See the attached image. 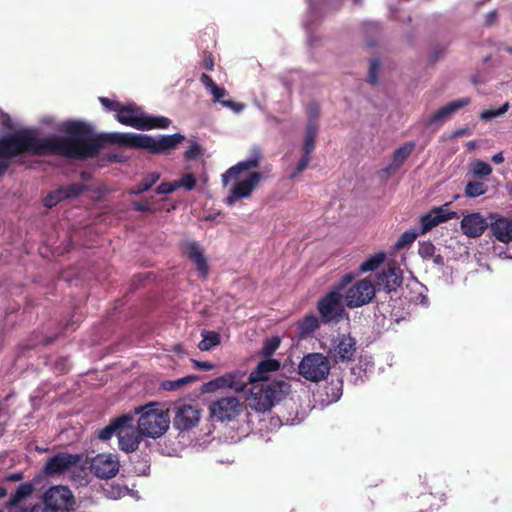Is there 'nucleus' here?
<instances>
[{
	"label": "nucleus",
	"mask_w": 512,
	"mask_h": 512,
	"mask_svg": "<svg viewBox=\"0 0 512 512\" xmlns=\"http://www.w3.org/2000/svg\"><path fill=\"white\" fill-rule=\"evenodd\" d=\"M417 236V232L413 230L405 231L395 243V248L397 250H400L405 248L406 246L411 245L415 241Z\"/></svg>",
	"instance_id": "79ce46f5"
},
{
	"label": "nucleus",
	"mask_w": 512,
	"mask_h": 512,
	"mask_svg": "<svg viewBox=\"0 0 512 512\" xmlns=\"http://www.w3.org/2000/svg\"><path fill=\"white\" fill-rule=\"evenodd\" d=\"M119 459L114 454H98L92 458L90 464L91 472L100 479H110L119 471Z\"/></svg>",
	"instance_id": "4468645a"
},
{
	"label": "nucleus",
	"mask_w": 512,
	"mask_h": 512,
	"mask_svg": "<svg viewBox=\"0 0 512 512\" xmlns=\"http://www.w3.org/2000/svg\"><path fill=\"white\" fill-rule=\"evenodd\" d=\"M64 196V199L75 198L86 191V186L81 183H73L67 186L60 187Z\"/></svg>",
	"instance_id": "e433bc0d"
},
{
	"label": "nucleus",
	"mask_w": 512,
	"mask_h": 512,
	"mask_svg": "<svg viewBox=\"0 0 512 512\" xmlns=\"http://www.w3.org/2000/svg\"><path fill=\"white\" fill-rule=\"evenodd\" d=\"M156 404H148L135 408L136 414H141L137 426L144 436L156 439L169 428L170 418L163 409L155 408Z\"/></svg>",
	"instance_id": "423d86ee"
},
{
	"label": "nucleus",
	"mask_w": 512,
	"mask_h": 512,
	"mask_svg": "<svg viewBox=\"0 0 512 512\" xmlns=\"http://www.w3.org/2000/svg\"><path fill=\"white\" fill-rule=\"evenodd\" d=\"M445 52V49L442 47H436L431 55V61H437Z\"/></svg>",
	"instance_id": "774afa93"
},
{
	"label": "nucleus",
	"mask_w": 512,
	"mask_h": 512,
	"mask_svg": "<svg viewBox=\"0 0 512 512\" xmlns=\"http://www.w3.org/2000/svg\"><path fill=\"white\" fill-rule=\"evenodd\" d=\"M473 175L478 178H484L492 173V167L482 160H476L471 164Z\"/></svg>",
	"instance_id": "4c0bfd02"
},
{
	"label": "nucleus",
	"mask_w": 512,
	"mask_h": 512,
	"mask_svg": "<svg viewBox=\"0 0 512 512\" xmlns=\"http://www.w3.org/2000/svg\"><path fill=\"white\" fill-rule=\"evenodd\" d=\"M99 102L107 110L115 111L116 113H118L119 108L121 107V103L120 102L111 100V99H109L107 97H99Z\"/></svg>",
	"instance_id": "3c124183"
},
{
	"label": "nucleus",
	"mask_w": 512,
	"mask_h": 512,
	"mask_svg": "<svg viewBox=\"0 0 512 512\" xmlns=\"http://www.w3.org/2000/svg\"><path fill=\"white\" fill-rule=\"evenodd\" d=\"M449 205L450 203H446L440 207H434L433 209H431L434 215L437 217V220H440V224L457 217L456 212L450 211L448 209Z\"/></svg>",
	"instance_id": "ea45409f"
},
{
	"label": "nucleus",
	"mask_w": 512,
	"mask_h": 512,
	"mask_svg": "<svg viewBox=\"0 0 512 512\" xmlns=\"http://www.w3.org/2000/svg\"><path fill=\"white\" fill-rule=\"evenodd\" d=\"M471 103V99L469 97H463L454 101L447 103L446 105L439 108L435 111L428 119L426 124L428 126L442 123L448 117H450L453 113L457 112L459 109L469 105Z\"/></svg>",
	"instance_id": "4be33fe9"
},
{
	"label": "nucleus",
	"mask_w": 512,
	"mask_h": 512,
	"mask_svg": "<svg viewBox=\"0 0 512 512\" xmlns=\"http://www.w3.org/2000/svg\"><path fill=\"white\" fill-rule=\"evenodd\" d=\"M460 227L464 235L470 238H477L490 227V223L479 212H473L463 217Z\"/></svg>",
	"instance_id": "a211bd4d"
},
{
	"label": "nucleus",
	"mask_w": 512,
	"mask_h": 512,
	"mask_svg": "<svg viewBox=\"0 0 512 512\" xmlns=\"http://www.w3.org/2000/svg\"><path fill=\"white\" fill-rule=\"evenodd\" d=\"M330 362L321 353H309L305 355L299 366V374L311 382H319L326 378L330 372Z\"/></svg>",
	"instance_id": "0eeeda50"
},
{
	"label": "nucleus",
	"mask_w": 512,
	"mask_h": 512,
	"mask_svg": "<svg viewBox=\"0 0 512 512\" xmlns=\"http://www.w3.org/2000/svg\"><path fill=\"white\" fill-rule=\"evenodd\" d=\"M202 154V148L196 141H191L188 149L185 151L184 156L187 160L198 158Z\"/></svg>",
	"instance_id": "49530a36"
},
{
	"label": "nucleus",
	"mask_w": 512,
	"mask_h": 512,
	"mask_svg": "<svg viewBox=\"0 0 512 512\" xmlns=\"http://www.w3.org/2000/svg\"><path fill=\"white\" fill-rule=\"evenodd\" d=\"M65 200L61 188L50 192L43 200V204L47 208L56 206L59 202Z\"/></svg>",
	"instance_id": "37998d69"
},
{
	"label": "nucleus",
	"mask_w": 512,
	"mask_h": 512,
	"mask_svg": "<svg viewBox=\"0 0 512 512\" xmlns=\"http://www.w3.org/2000/svg\"><path fill=\"white\" fill-rule=\"evenodd\" d=\"M243 404L235 396L222 397L212 401L209 406V415L218 422H230L242 413Z\"/></svg>",
	"instance_id": "6e6552de"
},
{
	"label": "nucleus",
	"mask_w": 512,
	"mask_h": 512,
	"mask_svg": "<svg viewBox=\"0 0 512 512\" xmlns=\"http://www.w3.org/2000/svg\"><path fill=\"white\" fill-rule=\"evenodd\" d=\"M218 390H219V388H218V382H217L216 378H214L206 383H203L200 388V392L202 394L213 393Z\"/></svg>",
	"instance_id": "864d4df0"
},
{
	"label": "nucleus",
	"mask_w": 512,
	"mask_h": 512,
	"mask_svg": "<svg viewBox=\"0 0 512 512\" xmlns=\"http://www.w3.org/2000/svg\"><path fill=\"white\" fill-rule=\"evenodd\" d=\"M97 435L102 441L117 435L119 448L126 453L136 451L144 436L138 426L133 425V417L130 414L111 419L106 427L98 430Z\"/></svg>",
	"instance_id": "f03ea898"
},
{
	"label": "nucleus",
	"mask_w": 512,
	"mask_h": 512,
	"mask_svg": "<svg viewBox=\"0 0 512 512\" xmlns=\"http://www.w3.org/2000/svg\"><path fill=\"white\" fill-rule=\"evenodd\" d=\"M310 160H311L310 156L302 155V157L300 158V160L297 163L295 170L291 173L290 179H294L299 174H301L308 167Z\"/></svg>",
	"instance_id": "09e8293b"
},
{
	"label": "nucleus",
	"mask_w": 512,
	"mask_h": 512,
	"mask_svg": "<svg viewBox=\"0 0 512 512\" xmlns=\"http://www.w3.org/2000/svg\"><path fill=\"white\" fill-rule=\"evenodd\" d=\"M201 336L202 340L198 343L201 351H210L221 343V335L218 332L203 330Z\"/></svg>",
	"instance_id": "c85d7f7f"
},
{
	"label": "nucleus",
	"mask_w": 512,
	"mask_h": 512,
	"mask_svg": "<svg viewBox=\"0 0 512 512\" xmlns=\"http://www.w3.org/2000/svg\"><path fill=\"white\" fill-rule=\"evenodd\" d=\"M193 367L197 370H213L215 368V364L208 361H199L192 359Z\"/></svg>",
	"instance_id": "bf43d9fd"
},
{
	"label": "nucleus",
	"mask_w": 512,
	"mask_h": 512,
	"mask_svg": "<svg viewBox=\"0 0 512 512\" xmlns=\"http://www.w3.org/2000/svg\"><path fill=\"white\" fill-rule=\"evenodd\" d=\"M414 149L415 143L413 141L405 142L393 152L392 163L390 167L392 169H397L402 166V164L408 159Z\"/></svg>",
	"instance_id": "cd10ccee"
},
{
	"label": "nucleus",
	"mask_w": 512,
	"mask_h": 512,
	"mask_svg": "<svg viewBox=\"0 0 512 512\" xmlns=\"http://www.w3.org/2000/svg\"><path fill=\"white\" fill-rule=\"evenodd\" d=\"M315 149V138L305 136L304 143L302 146L303 155L311 157V153Z\"/></svg>",
	"instance_id": "5fc2aeb1"
},
{
	"label": "nucleus",
	"mask_w": 512,
	"mask_h": 512,
	"mask_svg": "<svg viewBox=\"0 0 512 512\" xmlns=\"http://www.w3.org/2000/svg\"><path fill=\"white\" fill-rule=\"evenodd\" d=\"M423 286L419 283H415L414 286L410 289L409 295L405 296L409 302L414 304L427 305L428 298L425 294H423Z\"/></svg>",
	"instance_id": "72a5a7b5"
},
{
	"label": "nucleus",
	"mask_w": 512,
	"mask_h": 512,
	"mask_svg": "<svg viewBox=\"0 0 512 512\" xmlns=\"http://www.w3.org/2000/svg\"><path fill=\"white\" fill-rule=\"evenodd\" d=\"M200 82L213 95L214 102H219L224 107L230 108L236 112H238L242 109V105L236 103L235 101H233L231 99H229V100L223 99L227 95L226 89L219 87L208 74L202 73L200 76Z\"/></svg>",
	"instance_id": "6ab92c4d"
},
{
	"label": "nucleus",
	"mask_w": 512,
	"mask_h": 512,
	"mask_svg": "<svg viewBox=\"0 0 512 512\" xmlns=\"http://www.w3.org/2000/svg\"><path fill=\"white\" fill-rule=\"evenodd\" d=\"M290 388L291 385L284 380L254 383L247 397L248 406L258 413L270 411L290 393Z\"/></svg>",
	"instance_id": "7ed1b4c3"
},
{
	"label": "nucleus",
	"mask_w": 512,
	"mask_h": 512,
	"mask_svg": "<svg viewBox=\"0 0 512 512\" xmlns=\"http://www.w3.org/2000/svg\"><path fill=\"white\" fill-rule=\"evenodd\" d=\"M280 368V362L276 359L267 358L260 361L256 368L246 377L247 385L254 383H266L268 373L275 372Z\"/></svg>",
	"instance_id": "5701e85b"
},
{
	"label": "nucleus",
	"mask_w": 512,
	"mask_h": 512,
	"mask_svg": "<svg viewBox=\"0 0 512 512\" xmlns=\"http://www.w3.org/2000/svg\"><path fill=\"white\" fill-rule=\"evenodd\" d=\"M376 287L369 279L356 282L346 292V305L349 308H357L366 305L374 298Z\"/></svg>",
	"instance_id": "9d476101"
},
{
	"label": "nucleus",
	"mask_w": 512,
	"mask_h": 512,
	"mask_svg": "<svg viewBox=\"0 0 512 512\" xmlns=\"http://www.w3.org/2000/svg\"><path fill=\"white\" fill-rule=\"evenodd\" d=\"M159 179H160V173H158V172L149 173L142 179V181L139 184L130 188L128 193L131 195H138L143 192H146L153 185H155Z\"/></svg>",
	"instance_id": "c756f323"
},
{
	"label": "nucleus",
	"mask_w": 512,
	"mask_h": 512,
	"mask_svg": "<svg viewBox=\"0 0 512 512\" xmlns=\"http://www.w3.org/2000/svg\"><path fill=\"white\" fill-rule=\"evenodd\" d=\"M487 185L480 181H469L465 186V195L469 198H476L487 192Z\"/></svg>",
	"instance_id": "473e14b6"
},
{
	"label": "nucleus",
	"mask_w": 512,
	"mask_h": 512,
	"mask_svg": "<svg viewBox=\"0 0 512 512\" xmlns=\"http://www.w3.org/2000/svg\"><path fill=\"white\" fill-rule=\"evenodd\" d=\"M35 486L32 482H24L20 484L16 491L11 494L10 499L6 503L7 509H12L17 506L21 501L28 498L34 492Z\"/></svg>",
	"instance_id": "bb28decb"
},
{
	"label": "nucleus",
	"mask_w": 512,
	"mask_h": 512,
	"mask_svg": "<svg viewBox=\"0 0 512 512\" xmlns=\"http://www.w3.org/2000/svg\"><path fill=\"white\" fill-rule=\"evenodd\" d=\"M280 343H281V340H280V338L278 336H273L271 338H267L263 342V346H262V349H261V355L264 356V357L269 358L279 348Z\"/></svg>",
	"instance_id": "c9c22d12"
},
{
	"label": "nucleus",
	"mask_w": 512,
	"mask_h": 512,
	"mask_svg": "<svg viewBox=\"0 0 512 512\" xmlns=\"http://www.w3.org/2000/svg\"><path fill=\"white\" fill-rule=\"evenodd\" d=\"M380 65L381 63L378 58H373L370 60L368 82L372 85H376L378 83V71L380 69Z\"/></svg>",
	"instance_id": "c03bdc74"
},
{
	"label": "nucleus",
	"mask_w": 512,
	"mask_h": 512,
	"mask_svg": "<svg viewBox=\"0 0 512 512\" xmlns=\"http://www.w3.org/2000/svg\"><path fill=\"white\" fill-rule=\"evenodd\" d=\"M263 158L262 151L259 147L254 146L250 150V155L247 159L238 162L234 166L230 167L223 175L222 181L224 185L228 184L230 179H238L239 175L244 171H249L260 166Z\"/></svg>",
	"instance_id": "f3484780"
},
{
	"label": "nucleus",
	"mask_w": 512,
	"mask_h": 512,
	"mask_svg": "<svg viewBox=\"0 0 512 512\" xmlns=\"http://www.w3.org/2000/svg\"><path fill=\"white\" fill-rule=\"evenodd\" d=\"M321 321L325 324L339 321L344 313L342 295L338 291L331 290L319 299L317 303Z\"/></svg>",
	"instance_id": "1a4fd4ad"
},
{
	"label": "nucleus",
	"mask_w": 512,
	"mask_h": 512,
	"mask_svg": "<svg viewBox=\"0 0 512 512\" xmlns=\"http://www.w3.org/2000/svg\"><path fill=\"white\" fill-rule=\"evenodd\" d=\"M201 377L199 375H188L182 378H179V382L181 387H183L186 384H190L196 381H199Z\"/></svg>",
	"instance_id": "0e129e2a"
},
{
	"label": "nucleus",
	"mask_w": 512,
	"mask_h": 512,
	"mask_svg": "<svg viewBox=\"0 0 512 512\" xmlns=\"http://www.w3.org/2000/svg\"><path fill=\"white\" fill-rule=\"evenodd\" d=\"M262 178V173L251 172L244 180L236 182L226 198V204L232 206L237 200L250 197Z\"/></svg>",
	"instance_id": "dca6fc26"
},
{
	"label": "nucleus",
	"mask_w": 512,
	"mask_h": 512,
	"mask_svg": "<svg viewBox=\"0 0 512 512\" xmlns=\"http://www.w3.org/2000/svg\"><path fill=\"white\" fill-rule=\"evenodd\" d=\"M319 328V319L313 315H306L299 323L300 334L303 336L313 333Z\"/></svg>",
	"instance_id": "2f4dec72"
},
{
	"label": "nucleus",
	"mask_w": 512,
	"mask_h": 512,
	"mask_svg": "<svg viewBox=\"0 0 512 512\" xmlns=\"http://www.w3.org/2000/svg\"><path fill=\"white\" fill-rule=\"evenodd\" d=\"M185 254L188 259L195 264L200 275L206 278L209 273V266L200 245L195 241L188 242L186 244Z\"/></svg>",
	"instance_id": "393cba45"
},
{
	"label": "nucleus",
	"mask_w": 512,
	"mask_h": 512,
	"mask_svg": "<svg viewBox=\"0 0 512 512\" xmlns=\"http://www.w3.org/2000/svg\"><path fill=\"white\" fill-rule=\"evenodd\" d=\"M185 136L180 133L163 135L155 139L149 135L123 133V146L147 149L152 154H164L175 149Z\"/></svg>",
	"instance_id": "39448f33"
},
{
	"label": "nucleus",
	"mask_w": 512,
	"mask_h": 512,
	"mask_svg": "<svg viewBox=\"0 0 512 512\" xmlns=\"http://www.w3.org/2000/svg\"><path fill=\"white\" fill-rule=\"evenodd\" d=\"M384 258L385 256L383 253H378L371 256L359 266V271L362 273L374 271L384 261Z\"/></svg>",
	"instance_id": "f704fd0d"
},
{
	"label": "nucleus",
	"mask_w": 512,
	"mask_h": 512,
	"mask_svg": "<svg viewBox=\"0 0 512 512\" xmlns=\"http://www.w3.org/2000/svg\"><path fill=\"white\" fill-rule=\"evenodd\" d=\"M177 185L178 188L183 187L187 191H191L196 187V178L192 173H186L177 181Z\"/></svg>",
	"instance_id": "a18cd8bd"
},
{
	"label": "nucleus",
	"mask_w": 512,
	"mask_h": 512,
	"mask_svg": "<svg viewBox=\"0 0 512 512\" xmlns=\"http://www.w3.org/2000/svg\"><path fill=\"white\" fill-rule=\"evenodd\" d=\"M357 341L348 334H339L331 342L329 355L335 363L352 361L356 353Z\"/></svg>",
	"instance_id": "9b49d317"
},
{
	"label": "nucleus",
	"mask_w": 512,
	"mask_h": 512,
	"mask_svg": "<svg viewBox=\"0 0 512 512\" xmlns=\"http://www.w3.org/2000/svg\"><path fill=\"white\" fill-rule=\"evenodd\" d=\"M403 281L402 272L399 268L390 267L377 275L375 287L387 293L395 291Z\"/></svg>",
	"instance_id": "412c9836"
},
{
	"label": "nucleus",
	"mask_w": 512,
	"mask_h": 512,
	"mask_svg": "<svg viewBox=\"0 0 512 512\" xmlns=\"http://www.w3.org/2000/svg\"><path fill=\"white\" fill-rule=\"evenodd\" d=\"M43 501L53 512L68 511L75 503L71 490L62 485L48 489Z\"/></svg>",
	"instance_id": "f8f14e48"
},
{
	"label": "nucleus",
	"mask_w": 512,
	"mask_h": 512,
	"mask_svg": "<svg viewBox=\"0 0 512 512\" xmlns=\"http://www.w3.org/2000/svg\"><path fill=\"white\" fill-rule=\"evenodd\" d=\"M510 104L509 102H505L502 106H500L498 109H487L481 112L480 118L484 121L492 120L493 118H496L498 116L503 115L507 112L509 109Z\"/></svg>",
	"instance_id": "a19ab883"
},
{
	"label": "nucleus",
	"mask_w": 512,
	"mask_h": 512,
	"mask_svg": "<svg viewBox=\"0 0 512 512\" xmlns=\"http://www.w3.org/2000/svg\"><path fill=\"white\" fill-rule=\"evenodd\" d=\"M418 253L422 258L429 259L435 253V246L430 241L423 242L419 246Z\"/></svg>",
	"instance_id": "de8ad7c7"
},
{
	"label": "nucleus",
	"mask_w": 512,
	"mask_h": 512,
	"mask_svg": "<svg viewBox=\"0 0 512 512\" xmlns=\"http://www.w3.org/2000/svg\"><path fill=\"white\" fill-rule=\"evenodd\" d=\"M497 17H498L497 11L496 10H492L489 13H487L486 19H485V23L488 26H491V25H493V24H495L497 22Z\"/></svg>",
	"instance_id": "69168bd1"
},
{
	"label": "nucleus",
	"mask_w": 512,
	"mask_h": 512,
	"mask_svg": "<svg viewBox=\"0 0 512 512\" xmlns=\"http://www.w3.org/2000/svg\"><path fill=\"white\" fill-rule=\"evenodd\" d=\"M80 460L81 457L78 454L59 452L47 460L43 471L48 476L60 475L78 465Z\"/></svg>",
	"instance_id": "2eb2a0df"
},
{
	"label": "nucleus",
	"mask_w": 512,
	"mask_h": 512,
	"mask_svg": "<svg viewBox=\"0 0 512 512\" xmlns=\"http://www.w3.org/2000/svg\"><path fill=\"white\" fill-rule=\"evenodd\" d=\"M178 189L177 181L163 182L156 188L158 194H170Z\"/></svg>",
	"instance_id": "8fccbe9b"
},
{
	"label": "nucleus",
	"mask_w": 512,
	"mask_h": 512,
	"mask_svg": "<svg viewBox=\"0 0 512 512\" xmlns=\"http://www.w3.org/2000/svg\"><path fill=\"white\" fill-rule=\"evenodd\" d=\"M317 133H318L317 122L315 120H313V119H309V121L307 123V127H306L305 136H308V137L316 139Z\"/></svg>",
	"instance_id": "13d9d810"
},
{
	"label": "nucleus",
	"mask_w": 512,
	"mask_h": 512,
	"mask_svg": "<svg viewBox=\"0 0 512 512\" xmlns=\"http://www.w3.org/2000/svg\"><path fill=\"white\" fill-rule=\"evenodd\" d=\"M421 222V234H424L430 231L432 228L440 224V220H437V217L434 215L432 210L428 213L423 214L420 217Z\"/></svg>",
	"instance_id": "58836bf2"
},
{
	"label": "nucleus",
	"mask_w": 512,
	"mask_h": 512,
	"mask_svg": "<svg viewBox=\"0 0 512 512\" xmlns=\"http://www.w3.org/2000/svg\"><path fill=\"white\" fill-rule=\"evenodd\" d=\"M325 391L330 401H338L343 393V381L340 378L331 379V381L327 383Z\"/></svg>",
	"instance_id": "7c9ffc66"
},
{
	"label": "nucleus",
	"mask_w": 512,
	"mask_h": 512,
	"mask_svg": "<svg viewBox=\"0 0 512 512\" xmlns=\"http://www.w3.org/2000/svg\"><path fill=\"white\" fill-rule=\"evenodd\" d=\"M202 67L208 71L214 70V58L208 51L203 52V60L201 63Z\"/></svg>",
	"instance_id": "6e6d98bb"
},
{
	"label": "nucleus",
	"mask_w": 512,
	"mask_h": 512,
	"mask_svg": "<svg viewBox=\"0 0 512 512\" xmlns=\"http://www.w3.org/2000/svg\"><path fill=\"white\" fill-rule=\"evenodd\" d=\"M492 235L500 242L508 243L512 241V220L507 218H498L490 223Z\"/></svg>",
	"instance_id": "a878e982"
},
{
	"label": "nucleus",
	"mask_w": 512,
	"mask_h": 512,
	"mask_svg": "<svg viewBox=\"0 0 512 512\" xmlns=\"http://www.w3.org/2000/svg\"><path fill=\"white\" fill-rule=\"evenodd\" d=\"M0 127L3 130H12L14 128L11 117L0 108Z\"/></svg>",
	"instance_id": "603ef678"
},
{
	"label": "nucleus",
	"mask_w": 512,
	"mask_h": 512,
	"mask_svg": "<svg viewBox=\"0 0 512 512\" xmlns=\"http://www.w3.org/2000/svg\"><path fill=\"white\" fill-rule=\"evenodd\" d=\"M116 119L123 125L138 130L166 129L171 120L164 116H150L133 104L123 105L116 114Z\"/></svg>",
	"instance_id": "20e7f679"
},
{
	"label": "nucleus",
	"mask_w": 512,
	"mask_h": 512,
	"mask_svg": "<svg viewBox=\"0 0 512 512\" xmlns=\"http://www.w3.org/2000/svg\"><path fill=\"white\" fill-rule=\"evenodd\" d=\"M65 136L39 137L35 129L23 128L0 137V178L10 167V160L26 156L58 155L68 159L96 158L106 144L123 146V133H95L93 127L79 120L63 125Z\"/></svg>",
	"instance_id": "f257e3e1"
},
{
	"label": "nucleus",
	"mask_w": 512,
	"mask_h": 512,
	"mask_svg": "<svg viewBox=\"0 0 512 512\" xmlns=\"http://www.w3.org/2000/svg\"><path fill=\"white\" fill-rule=\"evenodd\" d=\"M24 478V474L22 472L11 473L5 476V481L7 482H18Z\"/></svg>",
	"instance_id": "338daca9"
},
{
	"label": "nucleus",
	"mask_w": 512,
	"mask_h": 512,
	"mask_svg": "<svg viewBox=\"0 0 512 512\" xmlns=\"http://www.w3.org/2000/svg\"><path fill=\"white\" fill-rule=\"evenodd\" d=\"M161 387L166 391H174L181 388L179 379L177 380H167L162 382Z\"/></svg>",
	"instance_id": "680f3d73"
},
{
	"label": "nucleus",
	"mask_w": 512,
	"mask_h": 512,
	"mask_svg": "<svg viewBox=\"0 0 512 512\" xmlns=\"http://www.w3.org/2000/svg\"><path fill=\"white\" fill-rule=\"evenodd\" d=\"M353 279H354L353 274H351V273L345 274L344 276L341 277V279L339 280V282L337 283V285L335 286L333 291H338L340 293V291H342L349 283H351Z\"/></svg>",
	"instance_id": "4d7b16f0"
},
{
	"label": "nucleus",
	"mask_w": 512,
	"mask_h": 512,
	"mask_svg": "<svg viewBox=\"0 0 512 512\" xmlns=\"http://www.w3.org/2000/svg\"><path fill=\"white\" fill-rule=\"evenodd\" d=\"M219 390L230 389L235 393H242L247 388L246 373L234 370L216 377Z\"/></svg>",
	"instance_id": "aec40b11"
},
{
	"label": "nucleus",
	"mask_w": 512,
	"mask_h": 512,
	"mask_svg": "<svg viewBox=\"0 0 512 512\" xmlns=\"http://www.w3.org/2000/svg\"><path fill=\"white\" fill-rule=\"evenodd\" d=\"M445 505H447V496L445 493H425L418 498V501L415 504V508H417V510L413 512L438 511Z\"/></svg>",
	"instance_id": "b1692460"
},
{
	"label": "nucleus",
	"mask_w": 512,
	"mask_h": 512,
	"mask_svg": "<svg viewBox=\"0 0 512 512\" xmlns=\"http://www.w3.org/2000/svg\"><path fill=\"white\" fill-rule=\"evenodd\" d=\"M133 206L135 210L139 212H153L154 208L149 201L134 202Z\"/></svg>",
	"instance_id": "052dcab7"
},
{
	"label": "nucleus",
	"mask_w": 512,
	"mask_h": 512,
	"mask_svg": "<svg viewBox=\"0 0 512 512\" xmlns=\"http://www.w3.org/2000/svg\"><path fill=\"white\" fill-rule=\"evenodd\" d=\"M201 418V410L191 404H180L175 407L173 427L180 431H189L196 427Z\"/></svg>",
	"instance_id": "ddd939ff"
},
{
	"label": "nucleus",
	"mask_w": 512,
	"mask_h": 512,
	"mask_svg": "<svg viewBox=\"0 0 512 512\" xmlns=\"http://www.w3.org/2000/svg\"><path fill=\"white\" fill-rule=\"evenodd\" d=\"M104 159H106L109 162H115V163H121L126 161V157L123 154H117V153H109L104 156Z\"/></svg>",
	"instance_id": "e2e57ef3"
}]
</instances>
